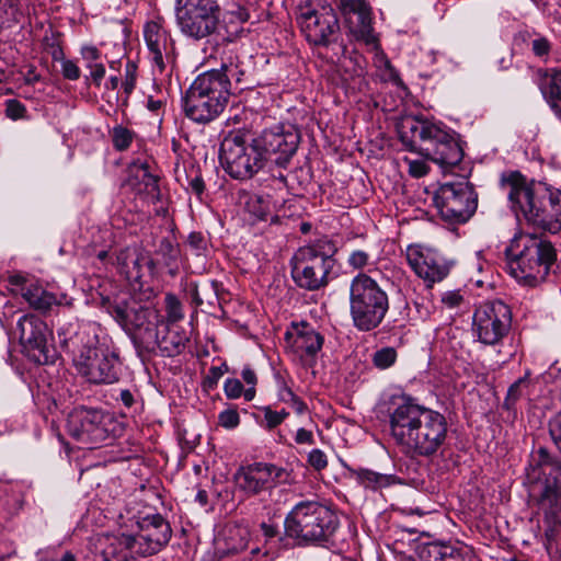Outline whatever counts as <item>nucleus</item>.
I'll list each match as a JSON object with an SVG mask.
<instances>
[{
	"instance_id": "obj_1",
	"label": "nucleus",
	"mask_w": 561,
	"mask_h": 561,
	"mask_svg": "<svg viewBox=\"0 0 561 561\" xmlns=\"http://www.w3.org/2000/svg\"><path fill=\"white\" fill-rule=\"evenodd\" d=\"M378 413L385 416L387 433L393 444L411 456L432 458L447 440L445 415L420 404L410 394H383L378 402Z\"/></svg>"
},
{
	"instance_id": "obj_2",
	"label": "nucleus",
	"mask_w": 561,
	"mask_h": 561,
	"mask_svg": "<svg viewBox=\"0 0 561 561\" xmlns=\"http://www.w3.org/2000/svg\"><path fill=\"white\" fill-rule=\"evenodd\" d=\"M500 187L517 221L525 220L550 233L561 231V190L529 180L519 171L503 172Z\"/></svg>"
},
{
	"instance_id": "obj_3",
	"label": "nucleus",
	"mask_w": 561,
	"mask_h": 561,
	"mask_svg": "<svg viewBox=\"0 0 561 561\" xmlns=\"http://www.w3.org/2000/svg\"><path fill=\"white\" fill-rule=\"evenodd\" d=\"M57 337L78 373L90 383L111 385L119 379L118 355L101 343L96 327L78 320L60 323Z\"/></svg>"
},
{
	"instance_id": "obj_4",
	"label": "nucleus",
	"mask_w": 561,
	"mask_h": 561,
	"mask_svg": "<svg viewBox=\"0 0 561 561\" xmlns=\"http://www.w3.org/2000/svg\"><path fill=\"white\" fill-rule=\"evenodd\" d=\"M285 535L298 547L331 549L339 528L337 516L317 501H301L284 520Z\"/></svg>"
},
{
	"instance_id": "obj_5",
	"label": "nucleus",
	"mask_w": 561,
	"mask_h": 561,
	"mask_svg": "<svg viewBox=\"0 0 561 561\" xmlns=\"http://www.w3.org/2000/svg\"><path fill=\"white\" fill-rule=\"evenodd\" d=\"M507 271L520 284L535 287L541 284L557 261L553 244L535 233H517L506 249Z\"/></svg>"
},
{
	"instance_id": "obj_6",
	"label": "nucleus",
	"mask_w": 561,
	"mask_h": 561,
	"mask_svg": "<svg viewBox=\"0 0 561 561\" xmlns=\"http://www.w3.org/2000/svg\"><path fill=\"white\" fill-rule=\"evenodd\" d=\"M400 140L411 152H416L442 168L457 165L463 157L454 135L440 125L427 121L407 119L400 131Z\"/></svg>"
},
{
	"instance_id": "obj_7",
	"label": "nucleus",
	"mask_w": 561,
	"mask_h": 561,
	"mask_svg": "<svg viewBox=\"0 0 561 561\" xmlns=\"http://www.w3.org/2000/svg\"><path fill=\"white\" fill-rule=\"evenodd\" d=\"M378 270L360 272L350 283V318L353 327L363 333L380 327L390 310L387 289L375 277Z\"/></svg>"
},
{
	"instance_id": "obj_8",
	"label": "nucleus",
	"mask_w": 561,
	"mask_h": 561,
	"mask_svg": "<svg viewBox=\"0 0 561 561\" xmlns=\"http://www.w3.org/2000/svg\"><path fill=\"white\" fill-rule=\"evenodd\" d=\"M336 252L335 243L327 237L300 247L290 260L294 283L309 291L327 287L336 263L334 259Z\"/></svg>"
},
{
	"instance_id": "obj_9",
	"label": "nucleus",
	"mask_w": 561,
	"mask_h": 561,
	"mask_svg": "<svg viewBox=\"0 0 561 561\" xmlns=\"http://www.w3.org/2000/svg\"><path fill=\"white\" fill-rule=\"evenodd\" d=\"M230 91L216 73L203 72L191 84L183 99L185 116L193 122L206 124L224 111Z\"/></svg>"
},
{
	"instance_id": "obj_10",
	"label": "nucleus",
	"mask_w": 561,
	"mask_h": 561,
	"mask_svg": "<svg viewBox=\"0 0 561 561\" xmlns=\"http://www.w3.org/2000/svg\"><path fill=\"white\" fill-rule=\"evenodd\" d=\"M111 313L130 335L137 355L142 360L149 359L152 356L153 334L161 321L158 310L122 302L112 306Z\"/></svg>"
},
{
	"instance_id": "obj_11",
	"label": "nucleus",
	"mask_w": 561,
	"mask_h": 561,
	"mask_svg": "<svg viewBox=\"0 0 561 561\" xmlns=\"http://www.w3.org/2000/svg\"><path fill=\"white\" fill-rule=\"evenodd\" d=\"M221 16L219 0H175V19L180 32L196 42L217 34Z\"/></svg>"
},
{
	"instance_id": "obj_12",
	"label": "nucleus",
	"mask_w": 561,
	"mask_h": 561,
	"mask_svg": "<svg viewBox=\"0 0 561 561\" xmlns=\"http://www.w3.org/2000/svg\"><path fill=\"white\" fill-rule=\"evenodd\" d=\"M219 161L229 176L240 181L253 178L265 164L255 140L248 141L238 133H229L222 139Z\"/></svg>"
},
{
	"instance_id": "obj_13",
	"label": "nucleus",
	"mask_w": 561,
	"mask_h": 561,
	"mask_svg": "<svg viewBox=\"0 0 561 561\" xmlns=\"http://www.w3.org/2000/svg\"><path fill=\"white\" fill-rule=\"evenodd\" d=\"M70 436L88 445H99L113 439L122 431L115 417L101 409L77 407L67 417Z\"/></svg>"
},
{
	"instance_id": "obj_14",
	"label": "nucleus",
	"mask_w": 561,
	"mask_h": 561,
	"mask_svg": "<svg viewBox=\"0 0 561 561\" xmlns=\"http://www.w3.org/2000/svg\"><path fill=\"white\" fill-rule=\"evenodd\" d=\"M440 217L450 224H465L476 213L478 194L473 185L466 181L442 184L434 196Z\"/></svg>"
},
{
	"instance_id": "obj_15",
	"label": "nucleus",
	"mask_w": 561,
	"mask_h": 561,
	"mask_svg": "<svg viewBox=\"0 0 561 561\" xmlns=\"http://www.w3.org/2000/svg\"><path fill=\"white\" fill-rule=\"evenodd\" d=\"M512 322L510 307L501 300L480 305L473 314V330L481 343L497 344L508 332Z\"/></svg>"
},
{
	"instance_id": "obj_16",
	"label": "nucleus",
	"mask_w": 561,
	"mask_h": 561,
	"mask_svg": "<svg viewBox=\"0 0 561 561\" xmlns=\"http://www.w3.org/2000/svg\"><path fill=\"white\" fill-rule=\"evenodd\" d=\"M297 23L306 39L316 46H329L340 33L339 19L332 8L317 10L311 5H301Z\"/></svg>"
},
{
	"instance_id": "obj_17",
	"label": "nucleus",
	"mask_w": 561,
	"mask_h": 561,
	"mask_svg": "<svg viewBox=\"0 0 561 561\" xmlns=\"http://www.w3.org/2000/svg\"><path fill=\"white\" fill-rule=\"evenodd\" d=\"M16 330L20 333V342L27 356L39 365L55 362L56 352L48 342L50 331L47 324L35 314L22 316Z\"/></svg>"
},
{
	"instance_id": "obj_18",
	"label": "nucleus",
	"mask_w": 561,
	"mask_h": 561,
	"mask_svg": "<svg viewBox=\"0 0 561 561\" xmlns=\"http://www.w3.org/2000/svg\"><path fill=\"white\" fill-rule=\"evenodd\" d=\"M254 140L265 162L271 159L285 167L297 151L300 135L293 126L276 125L263 130Z\"/></svg>"
},
{
	"instance_id": "obj_19",
	"label": "nucleus",
	"mask_w": 561,
	"mask_h": 561,
	"mask_svg": "<svg viewBox=\"0 0 561 561\" xmlns=\"http://www.w3.org/2000/svg\"><path fill=\"white\" fill-rule=\"evenodd\" d=\"M407 260L417 277L424 280L427 289L445 279L453 265L437 251L422 247H409Z\"/></svg>"
},
{
	"instance_id": "obj_20",
	"label": "nucleus",
	"mask_w": 561,
	"mask_h": 561,
	"mask_svg": "<svg viewBox=\"0 0 561 561\" xmlns=\"http://www.w3.org/2000/svg\"><path fill=\"white\" fill-rule=\"evenodd\" d=\"M284 468L268 462H253L241 467L234 474L237 486L248 495H256L272 489L284 479Z\"/></svg>"
},
{
	"instance_id": "obj_21",
	"label": "nucleus",
	"mask_w": 561,
	"mask_h": 561,
	"mask_svg": "<svg viewBox=\"0 0 561 561\" xmlns=\"http://www.w3.org/2000/svg\"><path fill=\"white\" fill-rule=\"evenodd\" d=\"M337 8L350 23V31L357 41L379 48L373 28L371 7L367 0H337Z\"/></svg>"
},
{
	"instance_id": "obj_22",
	"label": "nucleus",
	"mask_w": 561,
	"mask_h": 561,
	"mask_svg": "<svg viewBox=\"0 0 561 561\" xmlns=\"http://www.w3.org/2000/svg\"><path fill=\"white\" fill-rule=\"evenodd\" d=\"M139 529V549L136 553L148 557L158 553L171 539L170 524L160 515H148L137 522Z\"/></svg>"
},
{
	"instance_id": "obj_23",
	"label": "nucleus",
	"mask_w": 561,
	"mask_h": 561,
	"mask_svg": "<svg viewBox=\"0 0 561 561\" xmlns=\"http://www.w3.org/2000/svg\"><path fill=\"white\" fill-rule=\"evenodd\" d=\"M144 37L154 70L162 73L169 65L174 62V41L163 26L153 21L146 23Z\"/></svg>"
},
{
	"instance_id": "obj_24",
	"label": "nucleus",
	"mask_w": 561,
	"mask_h": 561,
	"mask_svg": "<svg viewBox=\"0 0 561 561\" xmlns=\"http://www.w3.org/2000/svg\"><path fill=\"white\" fill-rule=\"evenodd\" d=\"M286 346L301 360L314 358L322 348L323 336L308 322H293L285 333Z\"/></svg>"
},
{
	"instance_id": "obj_25",
	"label": "nucleus",
	"mask_w": 561,
	"mask_h": 561,
	"mask_svg": "<svg viewBox=\"0 0 561 561\" xmlns=\"http://www.w3.org/2000/svg\"><path fill=\"white\" fill-rule=\"evenodd\" d=\"M231 41L230 35H228L222 38V44H217L214 47V53L210 57L219 60L220 68L207 71L216 73L221 80H224L225 88L229 91L231 80H234L237 83H241L245 75L244 65L240 60L238 50L230 45Z\"/></svg>"
},
{
	"instance_id": "obj_26",
	"label": "nucleus",
	"mask_w": 561,
	"mask_h": 561,
	"mask_svg": "<svg viewBox=\"0 0 561 561\" xmlns=\"http://www.w3.org/2000/svg\"><path fill=\"white\" fill-rule=\"evenodd\" d=\"M152 355L159 350L164 357L178 356L184 352L190 341L187 332L179 325L164 324L161 320L153 334Z\"/></svg>"
},
{
	"instance_id": "obj_27",
	"label": "nucleus",
	"mask_w": 561,
	"mask_h": 561,
	"mask_svg": "<svg viewBox=\"0 0 561 561\" xmlns=\"http://www.w3.org/2000/svg\"><path fill=\"white\" fill-rule=\"evenodd\" d=\"M416 556L417 561H472L468 548L442 541L419 545Z\"/></svg>"
},
{
	"instance_id": "obj_28",
	"label": "nucleus",
	"mask_w": 561,
	"mask_h": 561,
	"mask_svg": "<svg viewBox=\"0 0 561 561\" xmlns=\"http://www.w3.org/2000/svg\"><path fill=\"white\" fill-rule=\"evenodd\" d=\"M538 88L551 111L561 119V67L547 69L539 78Z\"/></svg>"
},
{
	"instance_id": "obj_29",
	"label": "nucleus",
	"mask_w": 561,
	"mask_h": 561,
	"mask_svg": "<svg viewBox=\"0 0 561 561\" xmlns=\"http://www.w3.org/2000/svg\"><path fill=\"white\" fill-rule=\"evenodd\" d=\"M354 476L358 484L371 491H380L391 485L404 484V480L393 473H380L366 468L355 470Z\"/></svg>"
},
{
	"instance_id": "obj_30",
	"label": "nucleus",
	"mask_w": 561,
	"mask_h": 561,
	"mask_svg": "<svg viewBox=\"0 0 561 561\" xmlns=\"http://www.w3.org/2000/svg\"><path fill=\"white\" fill-rule=\"evenodd\" d=\"M128 184L131 186H144V190L151 195L159 194L158 178L150 171L147 161L136 160L128 167Z\"/></svg>"
},
{
	"instance_id": "obj_31",
	"label": "nucleus",
	"mask_w": 561,
	"mask_h": 561,
	"mask_svg": "<svg viewBox=\"0 0 561 561\" xmlns=\"http://www.w3.org/2000/svg\"><path fill=\"white\" fill-rule=\"evenodd\" d=\"M21 295L30 307L42 312L50 310L53 306L58 304L55 294L47 291L36 284H28L26 287H22Z\"/></svg>"
},
{
	"instance_id": "obj_32",
	"label": "nucleus",
	"mask_w": 561,
	"mask_h": 561,
	"mask_svg": "<svg viewBox=\"0 0 561 561\" xmlns=\"http://www.w3.org/2000/svg\"><path fill=\"white\" fill-rule=\"evenodd\" d=\"M84 66L90 71L92 82L100 87L105 77V66L101 61L102 54L96 46L83 45L80 49Z\"/></svg>"
},
{
	"instance_id": "obj_33",
	"label": "nucleus",
	"mask_w": 561,
	"mask_h": 561,
	"mask_svg": "<svg viewBox=\"0 0 561 561\" xmlns=\"http://www.w3.org/2000/svg\"><path fill=\"white\" fill-rule=\"evenodd\" d=\"M250 531L243 525H229L225 528L224 539L227 550L232 553L243 551L249 543Z\"/></svg>"
},
{
	"instance_id": "obj_34",
	"label": "nucleus",
	"mask_w": 561,
	"mask_h": 561,
	"mask_svg": "<svg viewBox=\"0 0 561 561\" xmlns=\"http://www.w3.org/2000/svg\"><path fill=\"white\" fill-rule=\"evenodd\" d=\"M164 317L160 316L164 324L178 325V322L184 319L183 305L172 293H167L164 296Z\"/></svg>"
},
{
	"instance_id": "obj_35",
	"label": "nucleus",
	"mask_w": 561,
	"mask_h": 561,
	"mask_svg": "<svg viewBox=\"0 0 561 561\" xmlns=\"http://www.w3.org/2000/svg\"><path fill=\"white\" fill-rule=\"evenodd\" d=\"M112 144L115 150H127L136 137V133L124 125H116L110 130Z\"/></svg>"
},
{
	"instance_id": "obj_36",
	"label": "nucleus",
	"mask_w": 561,
	"mask_h": 561,
	"mask_svg": "<svg viewBox=\"0 0 561 561\" xmlns=\"http://www.w3.org/2000/svg\"><path fill=\"white\" fill-rule=\"evenodd\" d=\"M398 358V352L392 346H383L371 354V363L379 370L392 367Z\"/></svg>"
},
{
	"instance_id": "obj_37",
	"label": "nucleus",
	"mask_w": 561,
	"mask_h": 561,
	"mask_svg": "<svg viewBox=\"0 0 561 561\" xmlns=\"http://www.w3.org/2000/svg\"><path fill=\"white\" fill-rule=\"evenodd\" d=\"M375 66L379 71V76L383 81L397 83L400 78L398 71L391 65L390 60L382 51H377L374 58Z\"/></svg>"
},
{
	"instance_id": "obj_38",
	"label": "nucleus",
	"mask_w": 561,
	"mask_h": 561,
	"mask_svg": "<svg viewBox=\"0 0 561 561\" xmlns=\"http://www.w3.org/2000/svg\"><path fill=\"white\" fill-rule=\"evenodd\" d=\"M278 398L282 402L289 404L298 414H302L307 410L306 403L285 382H282L278 388Z\"/></svg>"
},
{
	"instance_id": "obj_39",
	"label": "nucleus",
	"mask_w": 561,
	"mask_h": 561,
	"mask_svg": "<svg viewBox=\"0 0 561 561\" xmlns=\"http://www.w3.org/2000/svg\"><path fill=\"white\" fill-rule=\"evenodd\" d=\"M528 387V374L526 376L518 378L515 382H513L508 390L506 398L504 400V407L506 409H512L514 404L523 397L524 390Z\"/></svg>"
},
{
	"instance_id": "obj_40",
	"label": "nucleus",
	"mask_w": 561,
	"mask_h": 561,
	"mask_svg": "<svg viewBox=\"0 0 561 561\" xmlns=\"http://www.w3.org/2000/svg\"><path fill=\"white\" fill-rule=\"evenodd\" d=\"M185 188L191 193L195 194L199 201H203V194L205 192V182L199 171L194 167L186 171Z\"/></svg>"
},
{
	"instance_id": "obj_41",
	"label": "nucleus",
	"mask_w": 561,
	"mask_h": 561,
	"mask_svg": "<svg viewBox=\"0 0 561 561\" xmlns=\"http://www.w3.org/2000/svg\"><path fill=\"white\" fill-rule=\"evenodd\" d=\"M117 260L123 272L128 277L138 276L140 266V259L138 255L130 254L129 251H122L118 254Z\"/></svg>"
},
{
	"instance_id": "obj_42",
	"label": "nucleus",
	"mask_w": 561,
	"mask_h": 561,
	"mask_svg": "<svg viewBox=\"0 0 561 561\" xmlns=\"http://www.w3.org/2000/svg\"><path fill=\"white\" fill-rule=\"evenodd\" d=\"M158 254L162 256L167 266L172 267L179 259L180 250L169 239L164 238L159 243Z\"/></svg>"
},
{
	"instance_id": "obj_43",
	"label": "nucleus",
	"mask_w": 561,
	"mask_h": 561,
	"mask_svg": "<svg viewBox=\"0 0 561 561\" xmlns=\"http://www.w3.org/2000/svg\"><path fill=\"white\" fill-rule=\"evenodd\" d=\"M247 209L260 219H264L268 214V205L264 198L257 194H251L245 202Z\"/></svg>"
},
{
	"instance_id": "obj_44",
	"label": "nucleus",
	"mask_w": 561,
	"mask_h": 561,
	"mask_svg": "<svg viewBox=\"0 0 561 561\" xmlns=\"http://www.w3.org/2000/svg\"><path fill=\"white\" fill-rule=\"evenodd\" d=\"M218 424L226 430H233L240 424V416L236 408H228L218 414Z\"/></svg>"
},
{
	"instance_id": "obj_45",
	"label": "nucleus",
	"mask_w": 561,
	"mask_h": 561,
	"mask_svg": "<svg viewBox=\"0 0 561 561\" xmlns=\"http://www.w3.org/2000/svg\"><path fill=\"white\" fill-rule=\"evenodd\" d=\"M369 262L370 255L364 250H354L347 259V265L359 273L369 265Z\"/></svg>"
},
{
	"instance_id": "obj_46",
	"label": "nucleus",
	"mask_w": 561,
	"mask_h": 561,
	"mask_svg": "<svg viewBox=\"0 0 561 561\" xmlns=\"http://www.w3.org/2000/svg\"><path fill=\"white\" fill-rule=\"evenodd\" d=\"M241 376L244 382L250 386L244 391V400L250 402L255 397V385L257 382L256 374L252 368L245 366L242 369Z\"/></svg>"
},
{
	"instance_id": "obj_47",
	"label": "nucleus",
	"mask_w": 561,
	"mask_h": 561,
	"mask_svg": "<svg viewBox=\"0 0 561 561\" xmlns=\"http://www.w3.org/2000/svg\"><path fill=\"white\" fill-rule=\"evenodd\" d=\"M244 387L242 382L237 378H227L224 383L225 396L230 400L239 399L241 396L244 397Z\"/></svg>"
},
{
	"instance_id": "obj_48",
	"label": "nucleus",
	"mask_w": 561,
	"mask_h": 561,
	"mask_svg": "<svg viewBox=\"0 0 561 561\" xmlns=\"http://www.w3.org/2000/svg\"><path fill=\"white\" fill-rule=\"evenodd\" d=\"M403 161L409 165V173L413 178H422L428 172V165L424 159H411L404 157Z\"/></svg>"
},
{
	"instance_id": "obj_49",
	"label": "nucleus",
	"mask_w": 561,
	"mask_h": 561,
	"mask_svg": "<svg viewBox=\"0 0 561 561\" xmlns=\"http://www.w3.org/2000/svg\"><path fill=\"white\" fill-rule=\"evenodd\" d=\"M561 0H540L538 2L542 12L553 18L554 21H561Z\"/></svg>"
},
{
	"instance_id": "obj_50",
	"label": "nucleus",
	"mask_w": 561,
	"mask_h": 561,
	"mask_svg": "<svg viewBox=\"0 0 561 561\" xmlns=\"http://www.w3.org/2000/svg\"><path fill=\"white\" fill-rule=\"evenodd\" d=\"M308 463L314 470L321 471L328 466L327 455L321 449L314 448L308 454Z\"/></svg>"
},
{
	"instance_id": "obj_51",
	"label": "nucleus",
	"mask_w": 561,
	"mask_h": 561,
	"mask_svg": "<svg viewBox=\"0 0 561 561\" xmlns=\"http://www.w3.org/2000/svg\"><path fill=\"white\" fill-rule=\"evenodd\" d=\"M545 547L553 561H561V542L553 538L552 531L546 533Z\"/></svg>"
},
{
	"instance_id": "obj_52",
	"label": "nucleus",
	"mask_w": 561,
	"mask_h": 561,
	"mask_svg": "<svg viewBox=\"0 0 561 561\" xmlns=\"http://www.w3.org/2000/svg\"><path fill=\"white\" fill-rule=\"evenodd\" d=\"M115 400L121 402V404L129 411L136 410L138 404L135 392L130 391L129 389L118 390V394L115 397Z\"/></svg>"
},
{
	"instance_id": "obj_53",
	"label": "nucleus",
	"mask_w": 561,
	"mask_h": 561,
	"mask_svg": "<svg viewBox=\"0 0 561 561\" xmlns=\"http://www.w3.org/2000/svg\"><path fill=\"white\" fill-rule=\"evenodd\" d=\"M125 72V80L122 83V87L126 94H130L135 89L136 84V65L134 62L128 61L126 64Z\"/></svg>"
},
{
	"instance_id": "obj_54",
	"label": "nucleus",
	"mask_w": 561,
	"mask_h": 561,
	"mask_svg": "<svg viewBox=\"0 0 561 561\" xmlns=\"http://www.w3.org/2000/svg\"><path fill=\"white\" fill-rule=\"evenodd\" d=\"M26 108L18 100L11 99L7 101L5 114L12 119L23 118L25 116Z\"/></svg>"
},
{
	"instance_id": "obj_55",
	"label": "nucleus",
	"mask_w": 561,
	"mask_h": 561,
	"mask_svg": "<svg viewBox=\"0 0 561 561\" xmlns=\"http://www.w3.org/2000/svg\"><path fill=\"white\" fill-rule=\"evenodd\" d=\"M119 547L135 551L139 549V534L134 536L129 534H121L116 537Z\"/></svg>"
},
{
	"instance_id": "obj_56",
	"label": "nucleus",
	"mask_w": 561,
	"mask_h": 561,
	"mask_svg": "<svg viewBox=\"0 0 561 561\" xmlns=\"http://www.w3.org/2000/svg\"><path fill=\"white\" fill-rule=\"evenodd\" d=\"M61 72L66 79L72 80V81L78 80L81 75L80 69L77 66V64L69 59H64L61 61Z\"/></svg>"
},
{
	"instance_id": "obj_57",
	"label": "nucleus",
	"mask_w": 561,
	"mask_h": 561,
	"mask_svg": "<svg viewBox=\"0 0 561 561\" xmlns=\"http://www.w3.org/2000/svg\"><path fill=\"white\" fill-rule=\"evenodd\" d=\"M227 14L231 15L237 21V25H236L234 30L230 33V35H238L242 31L241 25L244 22H247L250 18L247 9H244L242 7H238L237 10H231Z\"/></svg>"
},
{
	"instance_id": "obj_58",
	"label": "nucleus",
	"mask_w": 561,
	"mask_h": 561,
	"mask_svg": "<svg viewBox=\"0 0 561 561\" xmlns=\"http://www.w3.org/2000/svg\"><path fill=\"white\" fill-rule=\"evenodd\" d=\"M187 244L199 255L206 249V239L199 232H191L187 237Z\"/></svg>"
},
{
	"instance_id": "obj_59",
	"label": "nucleus",
	"mask_w": 561,
	"mask_h": 561,
	"mask_svg": "<svg viewBox=\"0 0 561 561\" xmlns=\"http://www.w3.org/2000/svg\"><path fill=\"white\" fill-rule=\"evenodd\" d=\"M550 42L545 37H538L533 39L531 49L534 54L538 57L547 56L550 50Z\"/></svg>"
},
{
	"instance_id": "obj_60",
	"label": "nucleus",
	"mask_w": 561,
	"mask_h": 561,
	"mask_svg": "<svg viewBox=\"0 0 561 561\" xmlns=\"http://www.w3.org/2000/svg\"><path fill=\"white\" fill-rule=\"evenodd\" d=\"M262 411L264 414L265 427L267 430H273L276 426L282 424V421L279 420L278 414H276L275 411L272 410L271 407H264V408H262Z\"/></svg>"
},
{
	"instance_id": "obj_61",
	"label": "nucleus",
	"mask_w": 561,
	"mask_h": 561,
	"mask_svg": "<svg viewBox=\"0 0 561 561\" xmlns=\"http://www.w3.org/2000/svg\"><path fill=\"white\" fill-rule=\"evenodd\" d=\"M221 377L222 375H220V370H216L214 367H210L204 378L203 385L206 389H214Z\"/></svg>"
},
{
	"instance_id": "obj_62",
	"label": "nucleus",
	"mask_w": 561,
	"mask_h": 561,
	"mask_svg": "<svg viewBox=\"0 0 561 561\" xmlns=\"http://www.w3.org/2000/svg\"><path fill=\"white\" fill-rule=\"evenodd\" d=\"M442 301L447 307L455 308L458 307L462 301V296L459 294V291H447L443 295Z\"/></svg>"
},
{
	"instance_id": "obj_63",
	"label": "nucleus",
	"mask_w": 561,
	"mask_h": 561,
	"mask_svg": "<svg viewBox=\"0 0 561 561\" xmlns=\"http://www.w3.org/2000/svg\"><path fill=\"white\" fill-rule=\"evenodd\" d=\"M295 442L297 444L312 445V444H314L313 434L311 431H308V430L301 427L296 433Z\"/></svg>"
},
{
	"instance_id": "obj_64",
	"label": "nucleus",
	"mask_w": 561,
	"mask_h": 561,
	"mask_svg": "<svg viewBox=\"0 0 561 561\" xmlns=\"http://www.w3.org/2000/svg\"><path fill=\"white\" fill-rule=\"evenodd\" d=\"M413 302H414V306H415V308H416V310H417V312H419V314H420V317L422 319H426V318L430 317V314H431V306L425 305L423 302H420L417 300H414Z\"/></svg>"
}]
</instances>
